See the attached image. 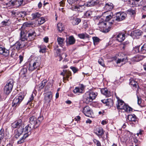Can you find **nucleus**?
<instances>
[{
    "label": "nucleus",
    "instance_id": "c03bdc74",
    "mask_svg": "<svg viewBox=\"0 0 146 146\" xmlns=\"http://www.w3.org/2000/svg\"><path fill=\"white\" fill-rule=\"evenodd\" d=\"M94 44L95 45L97 44L99 42L100 40L97 37H94L93 38Z\"/></svg>",
    "mask_w": 146,
    "mask_h": 146
},
{
    "label": "nucleus",
    "instance_id": "f8f14e48",
    "mask_svg": "<svg viewBox=\"0 0 146 146\" xmlns=\"http://www.w3.org/2000/svg\"><path fill=\"white\" fill-rule=\"evenodd\" d=\"M85 86L83 84H80L78 87H76L74 90L73 92L75 94L83 93L84 92Z\"/></svg>",
    "mask_w": 146,
    "mask_h": 146
},
{
    "label": "nucleus",
    "instance_id": "338daca9",
    "mask_svg": "<svg viewBox=\"0 0 146 146\" xmlns=\"http://www.w3.org/2000/svg\"><path fill=\"white\" fill-rule=\"evenodd\" d=\"M80 119V117L79 116H77L75 118V119L76 121H78Z\"/></svg>",
    "mask_w": 146,
    "mask_h": 146
},
{
    "label": "nucleus",
    "instance_id": "c9c22d12",
    "mask_svg": "<svg viewBox=\"0 0 146 146\" xmlns=\"http://www.w3.org/2000/svg\"><path fill=\"white\" fill-rule=\"evenodd\" d=\"M143 58V56L137 55L133 58V60L135 61L138 62L142 60Z\"/></svg>",
    "mask_w": 146,
    "mask_h": 146
},
{
    "label": "nucleus",
    "instance_id": "864d4df0",
    "mask_svg": "<svg viewBox=\"0 0 146 146\" xmlns=\"http://www.w3.org/2000/svg\"><path fill=\"white\" fill-rule=\"evenodd\" d=\"M98 63L102 66H104V60L102 58L99 59L98 61Z\"/></svg>",
    "mask_w": 146,
    "mask_h": 146
},
{
    "label": "nucleus",
    "instance_id": "2eb2a0df",
    "mask_svg": "<svg viewBox=\"0 0 146 146\" xmlns=\"http://www.w3.org/2000/svg\"><path fill=\"white\" fill-rule=\"evenodd\" d=\"M44 100L46 102L49 103L52 98V94L51 92H49L44 94Z\"/></svg>",
    "mask_w": 146,
    "mask_h": 146
},
{
    "label": "nucleus",
    "instance_id": "a211bd4d",
    "mask_svg": "<svg viewBox=\"0 0 146 146\" xmlns=\"http://www.w3.org/2000/svg\"><path fill=\"white\" fill-rule=\"evenodd\" d=\"M33 128L30 124H29L26 126L24 129L23 128V131L26 133L25 134H28L29 135L31 134V131L32 129Z\"/></svg>",
    "mask_w": 146,
    "mask_h": 146
},
{
    "label": "nucleus",
    "instance_id": "c756f323",
    "mask_svg": "<svg viewBox=\"0 0 146 146\" xmlns=\"http://www.w3.org/2000/svg\"><path fill=\"white\" fill-rule=\"evenodd\" d=\"M113 7V4L111 3H107L105 6V9L108 11H110Z\"/></svg>",
    "mask_w": 146,
    "mask_h": 146
},
{
    "label": "nucleus",
    "instance_id": "423d86ee",
    "mask_svg": "<svg viewBox=\"0 0 146 146\" xmlns=\"http://www.w3.org/2000/svg\"><path fill=\"white\" fill-rule=\"evenodd\" d=\"M13 85V81L10 79L8 80L4 88V93L7 95L9 94L12 90Z\"/></svg>",
    "mask_w": 146,
    "mask_h": 146
},
{
    "label": "nucleus",
    "instance_id": "412c9836",
    "mask_svg": "<svg viewBox=\"0 0 146 146\" xmlns=\"http://www.w3.org/2000/svg\"><path fill=\"white\" fill-rule=\"evenodd\" d=\"M83 99L84 101L86 104H89L90 102L92 101L88 94H87L86 92L83 96Z\"/></svg>",
    "mask_w": 146,
    "mask_h": 146
},
{
    "label": "nucleus",
    "instance_id": "ddd939ff",
    "mask_svg": "<svg viewBox=\"0 0 146 146\" xmlns=\"http://www.w3.org/2000/svg\"><path fill=\"white\" fill-rule=\"evenodd\" d=\"M86 6V5L84 4L82 5H79L78 6H75L72 7L71 9L73 11L81 12L83 11L85 9Z\"/></svg>",
    "mask_w": 146,
    "mask_h": 146
},
{
    "label": "nucleus",
    "instance_id": "6e6d98bb",
    "mask_svg": "<svg viewBox=\"0 0 146 146\" xmlns=\"http://www.w3.org/2000/svg\"><path fill=\"white\" fill-rule=\"evenodd\" d=\"M112 18V15H109L106 17V20L105 21L107 23L108 21Z\"/></svg>",
    "mask_w": 146,
    "mask_h": 146
},
{
    "label": "nucleus",
    "instance_id": "a878e982",
    "mask_svg": "<svg viewBox=\"0 0 146 146\" xmlns=\"http://www.w3.org/2000/svg\"><path fill=\"white\" fill-rule=\"evenodd\" d=\"M78 36L80 38L82 39H85L89 37V35L86 33L79 34Z\"/></svg>",
    "mask_w": 146,
    "mask_h": 146
},
{
    "label": "nucleus",
    "instance_id": "bf43d9fd",
    "mask_svg": "<svg viewBox=\"0 0 146 146\" xmlns=\"http://www.w3.org/2000/svg\"><path fill=\"white\" fill-rule=\"evenodd\" d=\"M94 5H95L98 4H99L100 3V0H94Z\"/></svg>",
    "mask_w": 146,
    "mask_h": 146
},
{
    "label": "nucleus",
    "instance_id": "774afa93",
    "mask_svg": "<svg viewBox=\"0 0 146 146\" xmlns=\"http://www.w3.org/2000/svg\"><path fill=\"white\" fill-rule=\"evenodd\" d=\"M101 101L104 104H106L107 101V99H104V100H101Z\"/></svg>",
    "mask_w": 146,
    "mask_h": 146
},
{
    "label": "nucleus",
    "instance_id": "49530a36",
    "mask_svg": "<svg viewBox=\"0 0 146 146\" xmlns=\"http://www.w3.org/2000/svg\"><path fill=\"white\" fill-rule=\"evenodd\" d=\"M127 12L131 15H134L135 14V11L132 9H129L127 11Z\"/></svg>",
    "mask_w": 146,
    "mask_h": 146
},
{
    "label": "nucleus",
    "instance_id": "13d9d810",
    "mask_svg": "<svg viewBox=\"0 0 146 146\" xmlns=\"http://www.w3.org/2000/svg\"><path fill=\"white\" fill-rule=\"evenodd\" d=\"M34 98V97L33 96V94H32L31 95V97L30 98L29 100L28 101V103H27V104H28L29 103L30 104V102H31L33 100Z\"/></svg>",
    "mask_w": 146,
    "mask_h": 146
},
{
    "label": "nucleus",
    "instance_id": "2f4dec72",
    "mask_svg": "<svg viewBox=\"0 0 146 146\" xmlns=\"http://www.w3.org/2000/svg\"><path fill=\"white\" fill-rule=\"evenodd\" d=\"M38 47L40 48L39 52L42 53H44L46 52V46L44 45H41L38 46Z\"/></svg>",
    "mask_w": 146,
    "mask_h": 146
},
{
    "label": "nucleus",
    "instance_id": "de8ad7c7",
    "mask_svg": "<svg viewBox=\"0 0 146 146\" xmlns=\"http://www.w3.org/2000/svg\"><path fill=\"white\" fill-rule=\"evenodd\" d=\"M27 72V69L26 68H23L22 69L20 72V74L21 75H23V76H25V74Z\"/></svg>",
    "mask_w": 146,
    "mask_h": 146
},
{
    "label": "nucleus",
    "instance_id": "052dcab7",
    "mask_svg": "<svg viewBox=\"0 0 146 146\" xmlns=\"http://www.w3.org/2000/svg\"><path fill=\"white\" fill-rule=\"evenodd\" d=\"M7 23V22L6 21H2L1 23V24H2V27H3L4 26L6 25Z\"/></svg>",
    "mask_w": 146,
    "mask_h": 146
},
{
    "label": "nucleus",
    "instance_id": "4be33fe9",
    "mask_svg": "<svg viewBox=\"0 0 146 146\" xmlns=\"http://www.w3.org/2000/svg\"><path fill=\"white\" fill-rule=\"evenodd\" d=\"M86 92L87 94H88L89 96H90L91 98L92 101H93V100L95 99L97 95V93L91 91H89Z\"/></svg>",
    "mask_w": 146,
    "mask_h": 146
},
{
    "label": "nucleus",
    "instance_id": "dca6fc26",
    "mask_svg": "<svg viewBox=\"0 0 146 146\" xmlns=\"http://www.w3.org/2000/svg\"><path fill=\"white\" fill-rule=\"evenodd\" d=\"M23 131V129L21 127L20 129H17L15 132V137L17 139L21 135Z\"/></svg>",
    "mask_w": 146,
    "mask_h": 146
},
{
    "label": "nucleus",
    "instance_id": "58836bf2",
    "mask_svg": "<svg viewBox=\"0 0 146 146\" xmlns=\"http://www.w3.org/2000/svg\"><path fill=\"white\" fill-rule=\"evenodd\" d=\"M140 53L142 54L146 53V44H144L142 46L140 50Z\"/></svg>",
    "mask_w": 146,
    "mask_h": 146
},
{
    "label": "nucleus",
    "instance_id": "a18cd8bd",
    "mask_svg": "<svg viewBox=\"0 0 146 146\" xmlns=\"http://www.w3.org/2000/svg\"><path fill=\"white\" fill-rule=\"evenodd\" d=\"M92 15V12L90 11H87L84 14V16L87 18H89Z\"/></svg>",
    "mask_w": 146,
    "mask_h": 146
},
{
    "label": "nucleus",
    "instance_id": "f704fd0d",
    "mask_svg": "<svg viewBox=\"0 0 146 146\" xmlns=\"http://www.w3.org/2000/svg\"><path fill=\"white\" fill-rule=\"evenodd\" d=\"M129 84L132 86V87L136 88L137 87V83L134 80L131 79L129 80Z\"/></svg>",
    "mask_w": 146,
    "mask_h": 146
},
{
    "label": "nucleus",
    "instance_id": "0e129e2a",
    "mask_svg": "<svg viewBox=\"0 0 146 146\" xmlns=\"http://www.w3.org/2000/svg\"><path fill=\"white\" fill-rule=\"evenodd\" d=\"M44 41L46 42L47 43L48 42V37H45L44 38Z\"/></svg>",
    "mask_w": 146,
    "mask_h": 146
},
{
    "label": "nucleus",
    "instance_id": "6ab92c4d",
    "mask_svg": "<svg viewBox=\"0 0 146 146\" xmlns=\"http://www.w3.org/2000/svg\"><path fill=\"white\" fill-rule=\"evenodd\" d=\"M101 92L102 94L107 97L111 96V93L108 91L106 88L102 89L101 90Z\"/></svg>",
    "mask_w": 146,
    "mask_h": 146
},
{
    "label": "nucleus",
    "instance_id": "5fc2aeb1",
    "mask_svg": "<svg viewBox=\"0 0 146 146\" xmlns=\"http://www.w3.org/2000/svg\"><path fill=\"white\" fill-rule=\"evenodd\" d=\"M129 44V42L128 41H126V42H125L123 43V46L122 47V48L123 49H124L125 48L128 46Z\"/></svg>",
    "mask_w": 146,
    "mask_h": 146
},
{
    "label": "nucleus",
    "instance_id": "09e8293b",
    "mask_svg": "<svg viewBox=\"0 0 146 146\" xmlns=\"http://www.w3.org/2000/svg\"><path fill=\"white\" fill-rule=\"evenodd\" d=\"M20 17H24L27 15V13L25 11H22L20 12Z\"/></svg>",
    "mask_w": 146,
    "mask_h": 146
},
{
    "label": "nucleus",
    "instance_id": "aec40b11",
    "mask_svg": "<svg viewBox=\"0 0 146 146\" xmlns=\"http://www.w3.org/2000/svg\"><path fill=\"white\" fill-rule=\"evenodd\" d=\"M117 40L119 42L123 41L125 38V34L123 33H119L117 36Z\"/></svg>",
    "mask_w": 146,
    "mask_h": 146
},
{
    "label": "nucleus",
    "instance_id": "3c124183",
    "mask_svg": "<svg viewBox=\"0 0 146 146\" xmlns=\"http://www.w3.org/2000/svg\"><path fill=\"white\" fill-rule=\"evenodd\" d=\"M94 0H92L88 2L87 5L88 6H94Z\"/></svg>",
    "mask_w": 146,
    "mask_h": 146
},
{
    "label": "nucleus",
    "instance_id": "9b49d317",
    "mask_svg": "<svg viewBox=\"0 0 146 146\" xmlns=\"http://www.w3.org/2000/svg\"><path fill=\"white\" fill-rule=\"evenodd\" d=\"M24 32L23 31H21V32ZM24 33L26 36V35H28V37L31 39V40H33L35 38V36H36V34L35 33V30L34 29H30L28 30L27 32V34H25L24 32L23 34ZM27 37V36H26Z\"/></svg>",
    "mask_w": 146,
    "mask_h": 146
},
{
    "label": "nucleus",
    "instance_id": "e433bc0d",
    "mask_svg": "<svg viewBox=\"0 0 146 146\" xmlns=\"http://www.w3.org/2000/svg\"><path fill=\"white\" fill-rule=\"evenodd\" d=\"M47 82V80H43L39 85V88L41 89H43L46 84Z\"/></svg>",
    "mask_w": 146,
    "mask_h": 146
},
{
    "label": "nucleus",
    "instance_id": "1a4fd4ad",
    "mask_svg": "<svg viewBox=\"0 0 146 146\" xmlns=\"http://www.w3.org/2000/svg\"><path fill=\"white\" fill-rule=\"evenodd\" d=\"M11 126L13 128H17V129H20L21 127L23 129L24 124L22 120L19 119L12 123Z\"/></svg>",
    "mask_w": 146,
    "mask_h": 146
},
{
    "label": "nucleus",
    "instance_id": "20e7f679",
    "mask_svg": "<svg viewBox=\"0 0 146 146\" xmlns=\"http://www.w3.org/2000/svg\"><path fill=\"white\" fill-rule=\"evenodd\" d=\"M118 104L117 108L118 109L122 110L127 112L132 111V109L128 105L125 104L124 102L120 100H117Z\"/></svg>",
    "mask_w": 146,
    "mask_h": 146
},
{
    "label": "nucleus",
    "instance_id": "4c0bfd02",
    "mask_svg": "<svg viewBox=\"0 0 146 146\" xmlns=\"http://www.w3.org/2000/svg\"><path fill=\"white\" fill-rule=\"evenodd\" d=\"M127 60L126 58H122V59H118L116 63L118 64L120 63H122V64H123L125 63V62H126L127 61Z\"/></svg>",
    "mask_w": 146,
    "mask_h": 146
},
{
    "label": "nucleus",
    "instance_id": "9d476101",
    "mask_svg": "<svg viewBox=\"0 0 146 146\" xmlns=\"http://www.w3.org/2000/svg\"><path fill=\"white\" fill-rule=\"evenodd\" d=\"M127 17V14L123 12H119L116 13L115 20L117 21H119L125 19Z\"/></svg>",
    "mask_w": 146,
    "mask_h": 146
},
{
    "label": "nucleus",
    "instance_id": "39448f33",
    "mask_svg": "<svg viewBox=\"0 0 146 146\" xmlns=\"http://www.w3.org/2000/svg\"><path fill=\"white\" fill-rule=\"evenodd\" d=\"M25 96V93L23 92L19 93L18 96L14 99L12 103V106L15 107L18 106L24 99Z\"/></svg>",
    "mask_w": 146,
    "mask_h": 146
},
{
    "label": "nucleus",
    "instance_id": "6e6552de",
    "mask_svg": "<svg viewBox=\"0 0 146 146\" xmlns=\"http://www.w3.org/2000/svg\"><path fill=\"white\" fill-rule=\"evenodd\" d=\"M83 112L86 116L89 117H92L93 115L92 110L88 106L84 107L83 109Z\"/></svg>",
    "mask_w": 146,
    "mask_h": 146
},
{
    "label": "nucleus",
    "instance_id": "bb28decb",
    "mask_svg": "<svg viewBox=\"0 0 146 146\" xmlns=\"http://www.w3.org/2000/svg\"><path fill=\"white\" fill-rule=\"evenodd\" d=\"M104 131L102 128L100 127L96 131V134L99 137H101L104 134Z\"/></svg>",
    "mask_w": 146,
    "mask_h": 146
},
{
    "label": "nucleus",
    "instance_id": "72a5a7b5",
    "mask_svg": "<svg viewBox=\"0 0 146 146\" xmlns=\"http://www.w3.org/2000/svg\"><path fill=\"white\" fill-rule=\"evenodd\" d=\"M29 136V135L28 134H25L17 142V143L18 144H20L24 141L25 140V139Z\"/></svg>",
    "mask_w": 146,
    "mask_h": 146
},
{
    "label": "nucleus",
    "instance_id": "4d7b16f0",
    "mask_svg": "<svg viewBox=\"0 0 146 146\" xmlns=\"http://www.w3.org/2000/svg\"><path fill=\"white\" fill-rule=\"evenodd\" d=\"M137 103L138 105L140 106H141V104L142 102V100L140 98H139L138 96H137Z\"/></svg>",
    "mask_w": 146,
    "mask_h": 146
},
{
    "label": "nucleus",
    "instance_id": "79ce46f5",
    "mask_svg": "<svg viewBox=\"0 0 146 146\" xmlns=\"http://www.w3.org/2000/svg\"><path fill=\"white\" fill-rule=\"evenodd\" d=\"M33 18V19H35L36 18H39V17L41 16V15L39 13H35L32 15Z\"/></svg>",
    "mask_w": 146,
    "mask_h": 146
},
{
    "label": "nucleus",
    "instance_id": "f03ea898",
    "mask_svg": "<svg viewBox=\"0 0 146 146\" xmlns=\"http://www.w3.org/2000/svg\"><path fill=\"white\" fill-rule=\"evenodd\" d=\"M108 22L107 23L103 20H101L98 24L99 27L101 29L103 28L104 32H108L112 28L111 25L114 22Z\"/></svg>",
    "mask_w": 146,
    "mask_h": 146
},
{
    "label": "nucleus",
    "instance_id": "680f3d73",
    "mask_svg": "<svg viewBox=\"0 0 146 146\" xmlns=\"http://www.w3.org/2000/svg\"><path fill=\"white\" fill-rule=\"evenodd\" d=\"M88 25L86 22H85L83 23V27L84 28L86 29L88 27Z\"/></svg>",
    "mask_w": 146,
    "mask_h": 146
},
{
    "label": "nucleus",
    "instance_id": "603ef678",
    "mask_svg": "<svg viewBox=\"0 0 146 146\" xmlns=\"http://www.w3.org/2000/svg\"><path fill=\"white\" fill-rule=\"evenodd\" d=\"M140 46H135L133 48V50L134 51L136 52H140V50H139V48L140 47Z\"/></svg>",
    "mask_w": 146,
    "mask_h": 146
},
{
    "label": "nucleus",
    "instance_id": "c85d7f7f",
    "mask_svg": "<svg viewBox=\"0 0 146 146\" xmlns=\"http://www.w3.org/2000/svg\"><path fill=\"white\" fill-rule=\"evenodd\" d=\"M64 29V25L61 23H58L57 25V29L58 31L61 33Z\"/></svg>",
    "mask_w": 146,
    "mask_h": 146
},
{
    "label": "nucleus",
    "instance_id": "f257e3e1",
    "mask_svg": "<svg viewBox=\"0 0 146 146\" xmlns=\"http://www.w3.org/2000/svg\"><path fill=\"white\" fill-rule=\"evenodd\" d=\"M23 32H21L20 36L21 40L17 42L11 47V49L13 50V52H14L15 50L18 51L21 48H22L25 46L23 41L26 39V37L24 33L23 34Z\"/></svg>",
    "mask_w": 146,
    "mask_h": 146
},
{
    "label": "nucleus",
    "instance_id": "5701e85b",
    "mask_svg": "<svg viewBox=\"0 0 146 146\" xmlns=\"http://www.w3.org/2000/svg\"><path fill=\"white\" fill-rule=\"evenodd\" d=\"M75 39L73 36H70L68 38V40L66 42L68 45H72L74 44Z\"/></svg>",
    "mask_w": 146,
    "mask_h": 146
},
{
    "label": "nucleus",
    "instance_id": "cd10ccee",
    "mask_svg": "<svg viewBox=\"0 0 146 146\" xmlns=\"http://www.w3.org/2000/svg\"><path fill=\"white\" fill-rule=\"evenodd\" d=\"M81 21L80 19L79 18H74L72 20V23L73 25H77L81 22Z\"/></svg>",
    "mask_w": 146,
    "mask_h": 146
},
{
    "label": "nucleus",
    "instance_id": "a19ab883",
    "mask_svg": "<svg viewBox=\"0 0 146 146\" xmlns=\"http://www.w3.org/2000/svg\"><path fill=\"white\" fill-rule=\"evenodd\" d=\"M113 104V100L111 99H108L106 105L108 106H111Z\"/></svg>",
    "mask_w": 146,
    "mask_h": 146
},
{
    "label": "nucleus",
    "instance_id": "69168bd1",
    "mask_svg": "<svg viewBox=\"0 0 146 146\" xmlns=\"http://www.w3.org/2000/svg\"><path fill=\"white\" fill-rule=\"evenodd\" d=\"M71 69L74 73L76 72L77 71V69L74 67H72Z\"/></svg>",
    "mask_w": 146,
    "mask_h": 146
},
{
    "label": "nucleus",
    "instance_id": "0eeeda50",
    "mask_svg": "<svg viewBox=\"0 0 146 146\" xmlns=\"http://www.w3.org/2000/svg\"><path fill=\"white\" fill-rule=\"evenodd\" d=\"M10 3L12 5L16 7H19L20 6H23L27 4L26 0H12Z\"/></svg>",
    "mask_w": 146,
    "mask_h": 146
},
{
    "label": "nucleus",
    "instance_id": "ea45409f",
    "mask_svg": "<svg viewBox=\"0 0 146 146\" xmlns=\"http://www.w3.org/2000/svg\"><path fill=\"white\" fill-rule=\"evenodd\" d=\"M4 135V131L3 129H1L0 131V143L3 139Z\"/></svg>",
    "mask_w": 146,
    "mask_h": 146
},
{
    "label": "nucleus",
    "instance_id": "37998d69",
    "mask_svg": "<svg viewBox=\"0 0 146 146\" xmlns=\"http://www.w3.org/2000/svg\"><path fill=\"white\" fill-rule=\"evenodd\" d=\"M38 24L41 25L43 24L45 22V20L44 18L43 17H41L38 18Z\"/></svg>",
    "mask_w": 146,
    "mask_h": 146
},
{
    "label": "nucleus",
    "instance_id": "b1692460",
    "mask_svg": "<svg viewBox=\"0 0 146 146\" xmlns=\"http://www.w3.org/2000/svg\"><path fill=\"white\" fill-rule=\"evenodd\" d=\"M64 38H61L59 36L57 37V41L58 43L61 47H62L64 44Z\"/></svg>",
    "mask_w": 146,
    "mask_h": 146
},
{
    "label": "nucleus",
    "instance_id": "4468645a",
    "mask_svg": "<svg viewBox=\"0 0 146 146\" xmlns=\"http://www.w3.org/2000/svg\"><path fill=\"white\" fill-rule=\"evenodd\" d=\"M40 64V60H36L33 63L32 66L30 65L29 69V70L32 71L35 70L38 67H39Z\"/></svg>",
    "mask_w": 146,
    "mask_h": 146
},
{
    "label": "nucleus",
    "instance_id": "7ed1b4c3",
    "mask_svg": "<svg viewBox=\"0 0 146 146\" xmlns=\"http://www.w3.org/2000/svg\"><path fill=\"white\" fill-rule=\"evenodd\" d=\"M43 119V116L40 115L38 119L34 116H32L29 119L30 124L32 126L33 128H36L39 125Z\"/></svg>",
    "mask_w": 146,
    "mask_h": 146
},
{
    "label": "nucleus",
    "instance_id": "7c9ffc66",
    "mask_svg": "<svg viewBox=\"0 0 146 146\" xmlns=\"http://www.w3.org/2000/svg\"><path fill=\"white\" fill-rule=\"evenodd\" d=\"M60 74L63 76H66V78L68 79L71 75V73L70 72L67 71L66 70H64L63 72L61 73Z\"/></svg>",
    "mask_w": 146,
    "mask_h": 146
},
{
    "label": "nucleus",
    "instance_id": "e2e57ef3",
    "mask_svg": "<svg viewBox=\"0 0 146 146\" xmlns=\"http://www.w3.org/2000/svg\"><path fill=\"white\" fill-rule=\"evenodd\" d=\"M19 58L20 59V63H21V62L23 60V57L22 55H20L19 56Z\"/></svg>",
    "mask_w": 146,
    "mask_h": 146
},
{
    "label": "nucleus",
    "instance_id": "8fccbe9b",
    "mask_svg": "<svg viewBox=\"0 0 146 146\" xmlns=\"http://www.w3.org/2000/svg\"><path fill=\"white\" fill-rule=\"evenodd\" d=\"M93 141L94 144L96 145L97 146H101L100 142L96 139H94Z\"/></svg>",
    "mask_w": 146,
    "mask_h": 146
},
{
    "label": "nucleus",
    "instance_id": "473e14b6",
    "mask_svg": "<svg viewBox=\"0 0 146 146\" xmlns=\"http://www.w3.org/2000/svg\"><path fill=\"white\" fill-rule=\"evenodd\" d=\"M12 16L13 17H20V12L17 11H13L11 12Z\"/></svg>",
    "mask_w": 146,
    "mask_h": 146
},
{
    "label": "nucleus",
    "instance_id": "f3484780",
    "mask_svg": "<svg viewBox=\"0 0 146 146\" xmlns=\"http://www.w3.org/2000/svg\"><path fill=\"white\" fill-rule=\"evenodd\" d=\"M0 54H3L5 56H7L9 54V51L5 48L0 46Z\"/></svg>",
    "mask_w": 146,
    "mask_h": 146
},
{
    "label": "nucleus",
    "instance_id": "393cba45",
    "mask_svg": "<svg viewBox=\"0 0 146 146\" xmlns=\"http://www.w3.org/2000/svg\"><path fill=\"white\" fill-rule=\"evenodd\" d=\"M127 119L130 121L135 122L137 119V117L135 115H129L127 117Z\"/></svg>",
    "mask_w": 146,
    "mask_h": 146
}]
</instances>
